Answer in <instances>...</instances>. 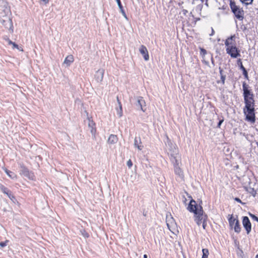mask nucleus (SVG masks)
<instances>
[{
  "label": "nucleus",
  "mask_w": 258,
  "mask_h": 258,
  "mask_svg": "<svg viewBox=\"0 0 258 258\" xmlns=\"http://www.w3.org/2000/svg\"><path fill=\"white\" fill-rule=\"evenodd\" d=\"M202 200H200L198 204L194 199H191L187 207L189 212L194 214L195 221L199 226L201 224L203 220L204 210L202 206Z\"/></svg>",
  "instance_id": "1"
},
{
  "label": "nucleus",
  "mask_w": 258,
  "mask_h": 258,
  "mask_svg": "<svg viewBox=\"0 0 258 258\" xmlns=\"http://www.w3.org/2000/svg\"><path fill=\"white\" fill-rule=\"evenodd\" d=\"M166 140L164 141L166 147L168 150V154L169 156L170 160L175 161V158L178 154V149L176 144L174 143L166 135Z\"/></svg>",
  "instance_id": "2"
},
{
  "label": "nucleus",
  "mask_w": 258,
  "mask_h": 258,
  "mask_svg": "<svg viewBox=\"0 0 258 258\" xmlns=\"http://www.w3.org/2000/svg\"><path fill=\"white\" fill-rule=\"evenodd\" d=\"M229 6L234 17L239 21H242L244 18V12L243 8L236 5L234 0H229Z\"/></svg>",
  "instance_id": "3"
},
{
  "label": "nucleus",
  "mask_w": 258,
  "mask_h": 258,
  "mask_svg": "<svg viewBox=\"0 0 258 258\" xmlns=\"http://www.w3.org/2000/svg\"><path fill=\"white\" fill-rule=\"evenodd\" d=\"M131 98L135 101L134 104L136 107L137 110H142L144 112L146 111L147 109L146 102L143 97L134 96Z\"/></svg>",
  "instance_id": "4"
},
{
  "label": "nucleus",
  "mask_w": 258,
  "mask_h": 258,
  "mask_svg": "<svg viewBox=\"0 0 258 258\" xmlns=\"http://www.w3.org/2000/svg\"><path fill=\"white\" fill-rule=\"evenodd\" d=\"M226 51V53L232 58H236L241 56L240 50L236 46L235 44L227 46Z\"/></svg>",
  "instance_id": "5"
},
{
  "label": "nucleus",
  "mask_w": 258,
  "mask_h": 258,
  "mask_svg": "<svg viewBox=\"0 0 258 258\" xmlns=\"http://www.w3.org/2000/svg\"><path fill=\"white\" fill-rule=\"evenodd\" d=\"M19 172L20 175L28 178L29 179L33 180L34 178V174L30 171L23 164H20Z\"/></svg>",
  "instance_id": "6"
},
{
  "label": "nucleus",
  "mask_w": 258,
  "mask_h": 258,
  "mask_svg": "<svg viewBox=\"0 0 258 258\" xmlns=\"http://www.w3.org/2000/svg\"><path fill=\"white\" fill-rule=\"evenodd\" d=\"M249 88V86L245 82L242 83L243 96L244 99H250V100H251L252 98H254V94Z\"/></svg>",
  "instance_id": "7"
},
{
  "label": "nucleus",
  "mask_w": 258,
  "mask_h": 258,
  "mask_svg": "<svg viewBox=\"0 0 258 258\" xmlns=\"http://www.w3.org/2000/svg\"><path fill=\"white\" fill-rule=\"evenodd\" d=\"M243 113L245 117V120L254 123L255 121V109H249L243 110Z\"/></svg>",
  "instance_id": "8"
},
{
  "label": "nucleus",
  "mask_w": 258,
  "mask_h": 258,
  "mask_svg": "<svg viewBox=\"0 0 258 258\" xmlns=\"http://www.w3.org/2000/svg\"><path fill=\"white\" fill-rule=\"evenodd\" d=\"M242 223L247 234H249L251 231V224L248 217L247 216H243Z\"/></svg>",
  "instance_id": "9"
},
{
  "label": "nucleus",
  "mask_w": 258,
  "mask_h": 258,
  "mask_svg": "<svg viewBox=\"0 0 258 258\" xmlns=\"http://www.w3.org/2000/svg\"><path fill=\"white\" fill-rule=\"evenodd\" d=\"M87 114V119L88 120V127L90 128V132L93 137V138H95V134L96 132V129L95 127V123L92 119L91 117H89L88 116V113L87 111H85Z\"/></svg>",
  "instance_id": "10"
},
{
  "label": "nucleus",
  "mask_w": 258,
  "mask_h": 258,
  "mask_svg": "<svg viewBox=\"0 0 258 258\" xmlns=\"http://www.w3.org/2000/svg\"><path fill=\"white\" fill-rule=\"evenodd\" d=\"M244 102L245 104V106L243 108V110L249 109H255V101L254 100V98H252L251 100H250V99H244Z\"/></svg>",
  "instance_id": "11"
},
{
  "label": "nucleus",
  "mask_w": 258,
  "mask_h": 258,
  "mask_svg": "<svg viewBox=\"0 0 258 258\" xmlns=\"http://www.w3.org/2000/svg\"><path fill=\"white\" fill-rule=\"evenodd\" d=\"M139 51L142 54L144 59L146 61H147L149 59L148 51L145 46L142 45L139 48Z\"/></svg>",
  "instance_id": "12"
},
{
  "label": "nucleus",
  "mask_w": 258,
  "mask_h": 258,
  "mask_svg": "<svg viewBox=\"0 0 258 258\" xmlns=\"http://www.w3.org/2000/svg\"><path fill=\"white\" fill-rule=\"evenodd\" d=\"M2 23L6 28L9 29L12 33L13 32V25L11 19L9 18L8 20H3Z\"/></svg>",
  "instance_id": "13"
},
{
  "label": "nucleus",
  "mask_w": 258,
  "mask_h": 258,
  "mask_svg": "<svg viewBox=\"0 0 258 258\" xmlns=\"http://www.w3.org/2000/svg\"><path fill=\"white\" fill-rule=\"evenodd\" d=\"M173 164L174 172L176 174L180 176L182 174V171L180 168L178 166V160L175 158V161L170 160Z\"/></svg>",
  "instance_id": "14"
},
{
  "label": "nucleus",
  "mask_w": 258,
  "mask_h": 258,
  "mask_svg": "<svg viewBox=\"0 0 258 258\" xmlns=\"http://www.w3.org/2000/svg\"><path fill=\"white\" fill-rule=\"evenodd\" d=\"M104 75V70L103 69L98 70L95 74V79L97 82H101L103 80Z\"/></svg>",
  "instance_id": "15"
},
{
  "label": "nucleus",
  "mask_w": 258,
  "mask_h": 258,
  "mask_svg": "<svg viewBox=\"0 0 258 258\" xmlns=\"http://www.w3.org/2000/svg\"><path fill=\"white\" fill-rule=\"evenodd\" d=\"M235 35H231L230 37L227 38L225 41V45L227 47L228 46H230L231 45H233V44H235Z\"/></svg>",
  "instance_id": "16"
},
{
  "label": "nucleus",
  "mask_w": 258,
  "mask_h": 258,
  "mask_svg": "<svg viewBox=\"0 0 258 258\" xmlns=\"http://www.w3.org/2000/svg\"><path fill=\"white\" fill-rule=\"evenodd\" d=\"M118 141V137L116 135L111 134L109 136L107 143L109 144H114Z\"/></svg>",
  "instance_id": "17"
},
{
  "label": "nucleus",
  "mask_w": 258,
  "mask_h": 258,
  "mask_svg": "<svg viewBox=\"0 0 258 258\" xmlns=\"http://www.w3.org/2000/svg\"><path fill=\"white\" fill-rule=\"evenodd\" d=\"M74 60V59L73 56L72 55H69L65 58L63 64H66L67 67H69L71 64Z\"/></svg>",
  "instance_id": "18"
},
{
  "label": "nucleus",
  "mask_w": 258,
  "mask_h": 258,
  "mask_svg": "<svg viewBox=\"0 0 258 258\" xmlns=\"http://www.w3.org/2000/svg\"><path fill=\"white\" fill-rule=\"evenodd\" d=\"M142 142L141 141V138L140 137L138 138L136 137L134 139V146L135 147H137L139 150H142L143 148V146L142 145H139V144H141Z\"/></svg>",
  "instance_id": "19"
},
{
  "label": "nucleus",
  "mask_w": 258,
  "mask_h": 258,
  "mask_svg": "<svg viewBox=\"0 0 258 258\" xmlns=\"http://www.w3.org/2000/svg\"><path fill=\"white\" fill-rule=\"evenodd\" d=\"M116 3L117 4L118 7L119 9V11L120 13L122 14L123 16L125 18V19L127 20V17L125 12L124 10L123 9V6L121 4L120 0H115Z\"/></svg>",
  "instance_id": "20"
},
{
  "label": "nucleus",
  "mask_w": 258,
  "mask_h": 258,
  "mask_svg": "<svg viewBox=\"0 0 258 258\" xmlns=\"http://www.w3.org/2000/svg\"><path fill=\"white\" fill-rule=\"evenodd\" d=\"M234 231L237 233H239L241 231V227L239 220L237 218L234 225L233 227Z\"/></svg>",
  "instance_id": "21"
},
{
  "label": "nucleus",
  "mask_w": 258,
  "mask_h": 258,
  "mask_svg": "<svg viewBox=\"0 0 258 258\" xmlns=\"http://www.w3.org/2000/svg\"><path fill=\"white\" fill-rule=\"evenodd\" d=\"M5 173L12 179H16L17 178V175L13 172L9 170L7 168L4 169Z\"/></svg>",
  "instance_id": "22"
},
{
  "label": "nucleus",
  "mask_w": 258,
  "mask_h": 258,
  "mask_svg": "<svg viewBox=\"0 0 258 258\" xmlns=\"http://www.w3.org/2000/svg\"><path fill=\"white\" fill-rule=\"evenodd\" d=\"M236 219L233 218V215H231L230 217L228 218V222L229 224V226L231 229L233 228V226L235 224Z\"/></svg>",
  "instance_id": "23"
},
{
  "label": "nucleus",
  "mask_w": 258,
  "mask_h": 258,
  "mask_svg": "<svg viewBox=\"0 0 258 258\" xmlns=\"http://www.w3.org/2000/svg\"><path fill=\"white\" fill-rule=\"evenodd\" d=\"M239 1L244 6H248L253 4L254 0H239Z\"/></svg>",
  "instance_id": "24"
},
{
  "label": "nucleus",
  "mask_w": 258,
  "mask_h": 258,
  "mask_svg": "<svg viewBox=\"0 0 258 258\" xmlns=\"http://www.w3.org/2000/svg\"><path fill=\"white\" fill-rule=\"evenodd\" d=\"M199 49L200 50V55L203 59H204L206 54L207 53V51L205 48L203 47H200Z\"/></svg>",
  "instance_id": "25"
},
{
  "label": "nucleus",
  "mask_w": 258,
  "mask_h": 258,
  "mask_svg": "<svg viewBox=\"0 0 258 258\" xmlns=\"http://www.w3.org/2000/svg\"><path fill=\"white\" fill-rule=\"evenodd\" d=\"M203 255L202 258H208L209 254V250L207 248H203Z\"/></svg>",
  "instance_id": "26"
},
{
  "label": "nucleus",
  "mask_w": 258,
  "mask_h": 258,
  "mask_svg": "<svg viewBox=\"0 0 258 258\" xmlns=\"http://www.w3.org/2000/svg\"><path fill=\"white\" fill-rule=\"evenodd\" d=\"M247 191L251 194L253 197H255L256 195V191L254 189V188L249 187L248 189H247Z\"/></svg>",
  "instance_id": "27"
},
{
  "label": "nucleus",
  "mask_w": 258,
  "mask_h": 258,
  "mask_svg": "<svg viewBox=\"0 0 258 258\" xmlns=\"http://www.w3.org/2000/svg\"><path fill=\"white\" fill-rule=\"evenodd\" d=\"M0 190L4 193L5 194L6 192L8 193L9 191V189L5 186L4 185L0 184Z\"/></svg>",
  "instance_id": "28"
},
{
  "label": "nucleus",
  "mask_w": 258,
  "mask_h": 258,
  "mask_svg": "<svg viewBox=\"0 0 258 258\" xmlns=\"http://www.w3.org/2000/svg\"><path fill=\"white\" fill-rule=\"evenodd\" d=\"M237 64L238 67L239 68L240 70H242V69H243L245 68L242 64V62L241 58H238L237 60Z\"/></svg>",
  "instance_id": "29"
},
{
  "label": "nucleus",
  "mask_w": 258,
  "mask_h": 258,
  "mask_svg": "<svg viewBox=\"0 0 258 258\" xmlns=\"http://www.w3.org/2000/svg\"><path fill=\"white\" fill-rule=\"evenodd\" d=\"M117 102H118V105H119V110H120V113H118V115L119 117H121L122 115V106H121V102H120V101L118 99V97H117Z\"/></svg>",
  "instance_id": "30"
},
{
  "label": "nucleus",
  "mask_w": 258,
  "mask_h": 258,
  "mask_svg": "<svg viewBox=\"0 0 258 258\" xmlns=\"http://www.w3.org/2000/svg\"><path fill=\"white\" fill-rule=\"evenodd\" d=\"M248 215L253 220L258 222V217L256 216L250 212H248Z\"/></svg>",
  "instance_id": "31"
},
{
  "label": "nucleus",
  "mask_w": 258,
  "mask_h": 258,
  "mask_svg": "<svg viewBox=\"0 0 258 258\" xmlns=\"http://www.w3.org/2000/svg\"><path fill=\"white\" fill-rule=\"evenodd\" d=\"M204 217H205V218L203 220V221L202 222V223H203L202 226H203V228L204 229H205L206 227L207 226L206 219L207 218V215H205Z\"/></svg>",
  "instance_id": "32"
},
{
  "label": "nucleus",
  "mask_w": 258,
  "mask_h": 258,
  "mask_svg": "<svg viewBox=\"0 0 258 258\" xmlns=\"http://www.w3.org/2000/svg\"><path fill=\"white\" fill-rule=\"evenodd\" d=\"M9 241L8 240H6L5 241L0 242V246L2 247H5L7 244L9 243Z\"/></svg>",
  "instance_id": "33"
},
{
  "label": "nucleus",
  "mask_w": 258,
  "mask_h": 258,
  "mask_svg": "<svg viewBox=\"0 0 258 258\" xmlns=\"http://www.w3.org/2000/svg\"><path fill=\"white\" fill-rule=\"evenodd\" d=\"M81 232L84 237H86V238L89 237V235L85 230H83V231H81Z\"/></svg>",
  "instance_id": "34"
},
{
  "label": "nucleus",
  "mask_w": 258,
  "mask_h": 258,
  "mask_svg": "<svg viewBox=\"0 0 258 258\" xmlns=\"http://www.w3.org/2000/svg\"><path fill=\"white\" fill-rule=\"evenodd\" d=\"M221 77V81L223 85L225 84V81L226 79V75H222V76H220Z\"/></svg>",
  "instance_id": "35"
},
{
  "label": "nucleus",
  "mask_w": 258,
  "mask_h": 258,
  "mask_svg": "<svg viewBox=\"0 0 258 258\" xmlns=\"http://www.w3.org/2000/svg\"><path fill=\"white\" fill-rule=\"evenodd\" d=\"M126 165L129 168L132 167L133 166V162L131 159L127 161Z\"/></svg>",
  "instance_id": "36"
},
{
  "label": "nucleus",
  "mask_w": 258,
  "mask_h": 258,
  "mask_svg": "<svg viewBox=\"0 0 258 258\" xmlns=\"http://www.w3.org/2000/svg\"><path fill=\"white\" fill-rule=\"evenodd\" d=\"M9 198L14 203H15V202L17 201L15 197L13 194L11 195Z\"/></svg>",
  "instance_id": "37"
},
{
  "label": "nucleus",
  "mask_w": 258,
  "mask_h": 258,
  "mask_svg": "<svg viewBox=\"0 0 258 258\" xmlns=\"http://www.w3.org/2000/svg\"><path fill=\"white\" fill-rule=\"evenodd\" d=\"M223 121H224V119H220V120L219 121V122H218V124H217V127H219V128H220V126H221V124L223 123Z\"/></svg>",
  "instance_id": "38"
},
{
  "label": "nucleus",
  "mask_w": 258,
  "mask_h": 258,
  "mask_svg": "<svg viewBox=\"0 0 258 258\" xmlns=\"http://www.w3.org/2000/svg\"><path fill=\"white\" fill-rule=\"evenodd\" d=\"M241 70L242 71V74L243 76L248 74V72L245 68Z\"/></svg>",
  "instance_id": "39"
},
{
  "label": "nucleus",
  "mask_w": 258,
  "mask_h": 258,
  "mask_svg": "<svg viewBox=\"0 0 258 258\" xmlns=\"http://www.w3.org/2000/svg\"><path fill=\"white\" fill-rule=\"evenodd\" d=\"M234 200L235 201L237 202L238 203H241L242 204H244V203L242 202L241 200L238 198H235L234 199Z\"/></svg>",
  "instance_id": "40"
},
{
  "label": "nucleus",
  "mask_w": 258,
  "mask_h": 258,
  "mask_svg": "<svg viewBox=\"0 0 258 258\" xmlns=\"http://www.w3.org/2000/svg\"><path fill=\"white\" fill-rule=\"evenodd\" d=\"M240 258H246V257L244 255V253L242 250L240 251V253L239 254Z\"/></svg>",
  "instance_id": "41"
},
{
  "label": "nucleus",
  "mask_w": 258,
  "mask_h": 258,
  "mask_svg": "<svg viewBox=\"0 0 258 258\" xmlns=\"http://www.w3.org/2000/svg\"><path fill=\"white\" fill-rule=\"evenodd\" d=\"M210 54H211V62L213 66H215L214 60V58L213 57V54H212V53H210Z\"/></svg>",
  "instance_id": "42"
},
{
  "label": "nucleus",
  "mask_w": 258,
  "mask_h": 258,
  "mask_svg": "<svg viewBox=\"0 0 258 258\" xmlns=\"http://www.w3.org/2000/svg\"><path fill=\"white\" fill-rule=\"evenodd\" d=\"M13 48H17V49H19V45L16 44V43H14L13 44Z\"/></svg>",
  "instance_id": "43"
},
{
  "label": "nucleus",
  "mask_w": 258,
  "mask_h": 258,
  "mask_svg": "<svg viewBox=\"0 0 258 258\" xmlns=\"http://www.w3.org/2000/svg\"><path fill=\"white\" fill-rule=\"evenodd\" d=\"M5 194H6L9 198H10L12 194L11 191L9 189V191L8 192V193L6 192Z\"/></svg>",
  "instance_id": "44"
},
{
  "label": "nucleus",
  "mask_w": 258,
  "mask_h": 258,
  "mask_svg": "<svg viewBox=\"0 0 258 258\" xmlns=\"http://www.w3.org/2000/svg\"><path fill=\"white\" fill-rule=\"evenodd\" d=\"M219 73H220V76H222V75H224L223 74V71L221 67H219Z\"/></svg>",
  "instance_id": "45"
},
{
  "label": "nucleus",
  "mask_w": 258,
  "mask_h": 258,
  "mask_svg": "<svg viewBox=\"0 0 258 258\" xmlns=\"http://www.w3.org/2000/svg\"><path fill=\"white\" fill-rule=\"evenodd\" d=\"M202 8H203V5L202 4H200V5H199L197 6V9H200V10H201Z\"/></svg>",
  "instance_id": "46"
},
{
  "label": "nucleus",
  "mask_w": 258,
  "mask_h": 258,
  "mask_svg": "<svg viewBox=\"0 0 258 258\" xmlns=\"http://www.w3.org/2000/svg\"><path fill=\"white\" fill-rule=\"evenodd\" d=\"M14 43V42H13V41H12L11 40L8 39V43H9V44H11V45H13V43Z\"/></svg>",
  "instance_id": "47"
},
{
  "label": "nucleus",
  "mask_w": 258,
  "mask_h": 258,
  "mask_svg": "<svg viewBox=\"0 0 258 258\" xmlns=\"http://www.w3.org/2000/svg\"><path fill=\"white\" fill-rule=\"evenodd\" d=\"M203 62H204L205 64H206V65H207V66H208V65H209V62H208V61H206V60H203Z\"/></svg>",
  "instance_id": "48"
},
{
  "label": "nucleus",
  "mask_w": 258,
  "mask_h": 258,
  "mask_svg": "<svg viewBox=\"0 0 258 258\" xmlns=\"http://www.w3.org/2000/svg\"><path fill=\"white\" fill-rule=\"evenodd\" d=\"M244 78H245V79H246V80H248V79H249L248 74H247V75H244Z\"/></svg>",
  "instance_id": "49"
},
{
  "label": "nucleus",
  "mask_w": 258,
  "mask_h": 258,
  "mask_svg": "<svg viewBox=\"0 0 258 258\" xmlns=\"http://www.w3.org/2000/svg\"><path fill=\"white\" fill-rule=\"evenodd\" d=\"M45 4H46L48 3L49 0H41Z\"/></svg>",
  "instance_id": "50"
},
{
  "label": "nucleus",
  "mask_w": 258,
  "mask_h": 258,
  "mask_svg": "<svg viewBox=\"0 0 258 258\" xmlns=\"http://www.w3.org/2000/svg\"><path fill=\"white\" fill-rule=\"evenodd\" d=\"M188 12V11L186 10H183V13L184 15H186V14Z\"/></svg>",
  "instance_id": "51"
},
{
  "label": "nucleus",
  "mask_w": 258,
  "mask_h": 258,
  "mask_svg": "<svg viewBox=\"0 0 258 258\" xmlns=\"http://www.w3.org/2000/svg\"><path fill=\"white\" fill-rule=\"evenodd\" d=\"M18 49L19 50H20V51H23V49H22V48L21 47H19V49Z\"/></svg>",
  "instance_id": "52"
},
{
  "label": "nucleus",
  "mask_w": 258,
  "mask_h": 258,
  "mask_svg": "<svg viewBox=\"0 0 258 258\" xmlns=\"http://www.w3.org/2000/svg\"><path fill=\"white\" fill-rule=\"evenodd\" d=\"M214 33V31L213 29H212V33L210 34V35H213Z\"/></svg>",
  "instance_id": "53"
},
{
  "label": "nucleus",
  "mask_w": 258,
  "mask_h": 258,
  "mask_svg": "<svg viewBox=\"0 0 258 258\" xmlns=\"http://www.w3.org/2000/svg\"><path fill=\"white\" fill-rule=\"evenodd\" d=\"M201 1L202 2V3H203L204 2H208V0H201Z\"/></svg>",
  "instance_id": "54"
},
{
  "label": "nucleus",
  "mask_w": 258,
  "mask_h": 258,
  "mask_svg": "<svg viewBox=\"0 0 258 258\" xmlns=\"http://www.w3.org/2000/svg\"><path fill=\"white\" fill-rule=\"evenodd\" d=\"M205 5L207 7H209V5H208V2H205Z\"/></svg>",
  "instance_id": "55"
},
{
  "label": "nucleus",
  "mask_w": 258,
  "mask_h": 258,
  "mask_svg": "<svg viewBox=\"0 0 258 258\" xmlns=\"http://www.w3.org/2000/svg\"><path fill=\"white\" fill-rule=\"evenodd\" d=\"M147 257H148L147 255V254H145L144 255V257H143V258H147Z\"/></svg>",
  "instance_id": "56"
},
{
  "label": "nucleus",
  "mask_w": 258,
  "mask_h": 258,
  "mask_svg": "<svg viewBox=\"0 0 258 258\" xmlns=\"http://www.w3.org/2000/svg\"><path fill=\"white\" fill-rule=\"evenodd\" d=\"M120 113V110H117V113Z\"/></svg>",
  "instance_id": "57"
},
{
  "label": "nucleus",
  "mask_w": 258,
  "mask_h": 258,
  "mask_svg": "<svg viewBox=\"0 0 258 258\" xmlns=\"http://www.w3.org/2000/svg\"><path fill=\"white\" fill-rule=\"evenodd\" d=\"M255 258H258V254L256 255Z\"/></svg>",
  "instance_id": "58"
},
{
  "label": "nucleus",
  "mask_w": 258,
  "mask_h": 258,
  "mask_svg": "<svg viewBox=\"0 0 258 258\" xmlns=\"http://www.w3.org/2000/svg\"><path fill=\"white\" fill-rule=\"evenodd\" d=\"M256 144H257V147H258V143H256Z\"/></svg>",
  "instance_id": "59"
}]
</instances>
